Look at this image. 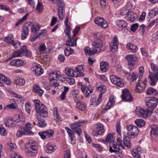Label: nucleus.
<instances>
[{"mask_svg":"<svg viewBox=\"0 0 158 158\" xmlns=\"http://www.w3.org/2000/svg\"><path fill=\"white\" fill-rule=\"evenodd\" d=\"M28 15V13H27L22 18L19 19L16 23L15 25L16 26H18L19 24L22 23L23 22L27 19V17Z\"/></svg>","mask_w":158,"mask_h":158,"instance_id":"nucleus-56","label":"nucleus"},{"mask_svg":"<svg viewBox=\"0 0 158 158\" xmlns=\"http://www.w3.org/2000/svg\"><path fill=\"white\" fill-rule=\"evenodd\" d=\"M66 80L70 85H72L75 83V80L73 78H67Z\"/></svg>","mask_w":158,"mask_h":158,"instance_id":"nucleus-64","label":"nucleus"},{"mask_svg":"<svg viewBox=\"0 0 158 158\" xmlns=\"http://www.w3.org/2000/svg\"><path fill=\"white\" fill-rule=\"evenodd\" d=\"M56 148V146L51 143H48L45 147L46 151L48 153L54 152Z\"/></svg>","mask_w":158,"mask_h":158,"instance_id":"nucleus-20","label":"nucleus"},{"mask_svg":"<svg viewBox=\"0 0 158 158\" xmlns=\"http://www.w3.org/2000/svg\"><path fill=\"white\" fill-rule=\"evenodd\" d=\"M81 126V124L77 122L71 124V127L78 135H80L81 133L82 132V130L80 128Z\"/></svg>","mask_w":158,"mask_h":158,"instance_id":"nucleus-17","label":"nucleus"},{"mask_svg":"<svg viewBox=\"0 0 158 158\" xmlns=\"http://www.w3.org/2000/svg\"><path fill=\"white\" fill-rule=\"evenodd\" d=\"M33 90L34 92L37 93L40 96H42L44 93L43 90L41 89L38 84L34 86Z\"/></svg>","mask_w":158,"mask_h":158,"instance_id":"nucleus-33","label":"nucleus"},{"mask_svg":"<svg viewBox=\"0 0 158 158\" xmlns=\"http://www.w3.org/2000/svg\"><path fill=\"white\" fill-rule=\"evenodd\" d=\"M83 65H78L76 68L75 71L77 72L78 77L84 76V74L83 73Z\"/></svg>","mask_w":158,"mask_h":158,"instance_id":"nucleus-29","label":"nucleus"},{"mask_svg":"<svg viewBox=\"0 0 158 158\" xmlns=\"http://www.w3.org/2000/svg\"><path fill=\"white\" fill-rule=\"evenodd\" d=\"M147 82V79H145L143 81L141 80H139L136 84L135 90L137 92H141L145 87V84Z\"/></svg>","mask_w":158,"mask_h":158,"instance_id":"nucleus-12","label":"nucleus"},{"mask_svg":"<svg viewBox=\"0 0 158 158\" xmlns=\"http://www.w3.org/2000/svg\"><path fill=\"white\" fill-rule=\"evenodd\" d=\"M123 143L125 146L128 147L131 146V142L129 138L127 137H124Z\"/></svg>","mask_w":158,"mask_h":158,"instance_id":"nucleus-52","label":"nucleus"},{"mask_svg":"<svg viewBox=\"0 0 158 158\" xmlns=\"http://www.w3.org/2000/svg\"><path fill=\"white\" fill-rule=\"evenodd\" d=\"M152 110L149 109H144L138 107L136 108L135 111L137 115L139 117L146 118L151 114Z\"/></svg>","mask_w":158,"mask_h":158,"instance_id":"nucleus-6","label":"nucleus"},{"mask_svg":"<svg viewBox=\"0 0 158 158\" xmlns=\"http://www.w3.org/2000/svg\"><path fill=\"white\" fill-rule=\"evenodd\" d=\"M97 89L100 91V93H104L106 91V87L103 85H100L97 87Z\"/></svg>","mask_w":158,"mask_h":158,"instance_id":"nucleus-63","label":"nucleus"},{"mask_svg":"<svg viewBox=\"0 0 158 158\" xmlns=\"http://www.w3.org/2000/svg\"><path fill=\"white\" fill-rule=\"evenodd\" d=\"M143 150L140 147H138L137 148L133 149L131 152V154L135 158H141L139 155V153H143Z\"/></svg>","mask_w":158,"mask_h":158,"instance_id":"nucleus-18","label":"nucleus"},{"mask_svg":"<svg viewBox=\"0 0 158 158\" xmlns=\"http://www.w3.org/2000/svg\"><path fill=\"white\" fill-rule=\"evenodd\" d=\"M47 137L49 138L52 136L54 134V131L52 129H49L45 131Z\"/></svg>","mask_w":158,"mask_h":158,"instance_id":"nucleus-53","label":"nucleus"},{"mask_svg":"<svg viewBox=\"0 0 158 158\" xmlns=\"http://www.w3.org/2000/svg\"><path fill=\"white\" fill-rule=\"evenodd\" d=\"M12 56L14 57H21L26 56L27 57H30L32 56L31 51L28 49L25 46H22L19 50L13 52Z\"/></svg>","mask_w":158,"mask_h":158,"instance_id":"nucleus-3","label":"nucleus"},{"mask_svg":"<svg viewBox=\"0 0 158 158\" xmlns=\"http://www.w3.org/2000/svg\"><path fill=\"white\" fill-rule=\"evenodd\" d=\"M64 10H58V16L60 19L61 20L64 19Z\"/></svg>","mask_w":158,"mask_h":158,"instance_id":"nucleus-57","label":"nucleus"},{"mask_svg":"<svg viewBox=\"0 0 158 158\" xmlns=\"http://www.w3.org/2000/svg\"><path fill=\"white\" fill-rule=\"evenodd\" d=\"M56 3L58 6V10H64L65 4L63 0H58Z\"/></svg>","mask_w":158,"mask_h":158,"instance_id":"nucleus-49","label":"nucleus"},{"mask_svg":"<svg viewBox=\"0 0 158 158\" xmlns=\"http://www.w3.org/2000/svg\"><path fill=\"white\" fill-rule=\"evenodd\" d=\"M114 137L113 136V133H109L106 137L105 141L106 142H109L110 144L114 142Z\"/></svg>","mask_w":158,"mask_h":158,"instance_id":"nucleus-46","label":"nucleus"},{"mask_svg":"<svg viewBox=\"0 0 158 158\" xmlns=\"http://www.w3.org/2000/svg\"><path fill=\"white\" fill-rule=\"evenodd\" d=\"M73 52V49L69 47L66 48L64 50V53L66 56H69L72 54Z\"/></svg>","mask_w":158,"mask_h":158,"instance_id":"nucleus-55","label":"nucleus"},{"mask_svg":"<svg viewBox=\"0 0 158 158\" xmlns=\"http://www.w3.org/2000/svg\"><path fill=\"white\" fill-rule=\"evenodd\" d=\"M151 135L152 138L155 137L158 134V127L156 125H153L151 126Z\"/></svg>","mask_w":158,"mask_h":158,"instance_id":"nucleus-28","label":"nucleus"},{"mask_svg":"<svg viewBox=\"0 0 158 158\" xmlns=\"http://www.w3.org/2000/svg\"><path fill=\"white\" fill-rule=\"evenodd\" d=\"M135 123L139 127H142L145 124V122L144 120L142 119H138L135 121Z\"/></svg>","mask_w":158,"mask_h":158,"instance_id":"nucleus-48","label":"nucleus"},{"mask_svg":"<svg viewBox=\"0 0 158 158\" xmlns=\"http://www.w3.org/2000/svg\"><path fill=\"white\" fill-rule=\"evenodd\" d=\"M126 48L127 49H130L133 52H136L138 49V48L136 45L130 43L127 45Z\"/></svg>","mask_w":158,"mask_h":158,"instance_id":"nucleus-40","label":"nucleus"},{"mask_svg":"<svg viewBox=\"0 0 158 158\" xmlns=\"http://www.w3.org/2000/svg\"><path fill=\"white\" fill-rule=\"evenodd\" d=\"M31 70L35 75L37 76L41 75L43 73V69L41 68L40 65L35 63L33 64Z\"/></svg>","mask_w":158,"mask_h":158,"instance_id":"nucleus-11","label":"nucleus"},{"mask_svg":"<svg viewBox=\"0 0 158 158\" xmlns=\"http://www.w3.org/2000/svg\"><path fill=\"white\" fill-rule=\"evenodd\" d=\"M64 23L65 28L64 29V32L66 35L69 37L70 35V23L69 22V19L67 17L65 18Z\"/></svg>","mask_w":158,"mask_h":158,"instance_id":"nucleus-21","label":"nucleus"},{"mask_svg":"<svg viewBox=\"0 0 158 158\" xmlns=\"http://www.w3.org/2000/svg\"><path fill=\"white\" fill-rule=\"evenodd\" d=\"M34 102L37 113L40 114V116L43 118L47 117L48 113L46 107L42 104H40V102L38 99L34 100Z\"/></svg>","mask_w":158,"mask_h":158,"instance_id":"nucleus-1","label":"nucleus"},{"mask_svg":"<svg viewBox=\"0 0 158 158\" xmlns=\"http://www.w3.org/2000/svg\"><path fill=\"white\" fill-rule=\"evenodd\" d=\"M34 102L37 113L40 114V116L43 118L47 117L48 113L46 107L42 104H40V102L38 99L34 100Z\"/></svg>","mask_w":158,"mask_h":158,"instance_id":"nucleus-2","label":"nucleus"},{"mask_svg":"<svg viewBox=\"0 0 158 158\" xmlns=\"http://www.w3.org/2000/svg\"><path fill=\"white\" fill-rule=\"evenodd\" d=\"M117 24L119 27H126L127 25V23L124 20H118L117 22Z\"/></svg>","mask_w":158,"mask_h":158,"instance_id":"nucleus-51","label":"nucleus"},{"mask_svg":"<svg viewBox=\"0 0 158 158\" xmlns=\"http://www.w3.org/2000/svg\"><path fill=\"white\" fill-rule=\"evenodd\" d=\"M23 127L27 130L28 135H32L34 134V132L31 131V129L33 128V126L29 122H27L25 126L24 127Z\"/></svg>","mask_w":158,"mask_h":158,"instance_id":"nucleus-32","label":"nucleus"},{"mask_svg":"<svg viewBox=\"0 0 158 158\" xmlns=\"http://www.w3.org/2000/svg\"><path fill=\"white\" fill-rule=\"evenodd\" d=\"M158 14V8L155 7L151 10L149 13V15L151 18H154Z\"/></svg>","mask_w":158,"mask_h":158,"instance_id":"nucleus-44","label":"nucleus"},{"mask_svg":"<svg viewBox=\"0 0 158 158\" xmlns=\"http://www.w3.org/2000/svg\"><path fill=\"white\" fill-rule=\"evenodd\" d=\"M5 125L9 127H13L16 125L15 120H13L11 118H8L5 122Z\"/></svg>","mask_w":158,"mask_h":158,"instance_id":"nucleus-35","label":"nucleus"},{"mask_svg":"<svg viewBox=\"0 0 158 158\" xmlns=\"http://www.w3.org/2000/svg\"><path fill=\"white\" fill-rule=\"evenodd\" d=\"M93 89L91 87L90 85H88L86 87V92L85 93L86 97H87L89 96V94L92 92Z\"/></svg>","mask_w":158,"mask_h":158,"instance_id":"nucleus-60","label":"nucleus"},{"mask_svg":"<svg viewBox=\"0 0 158 158\" xmlns=\"http://www.w3.org/2000/svg\"><path fill=\"white\" fill-rule=\"evenodd\" d=\"M29 30L27 27L24 26L22 29V39L23 40L26 38L28 35Z\"/></svg>","mask_w":158,"mask_h":158,"instance_id":"nucleus-36","label":"nucleus"},{"mask_svg":"<svg viewBox=\"0 0 158 158\" xmlns=\"http://www.w3.org/2000/svg\"><path fill=\"white\" fill-rule=\"evenodd\" d=\"M137 17L136 14L133 12L130 11L129 12L128 14L126 16V18L127 21L132 22L134 21L137 19Z\"/></svg>","mask_w":158,"mask_h":158,"instance_id":"nucleus-22","label":"nucleus"},{"mask_svg":"<svg viewBox=\"0 0 158 158\" xmlns=\"http://www.w3.org/2000/svg\"><path fill=\"white\" fill-rule=\"evenodd\" d=\"M10 102L12 103L7 105L6 107L4 108V109H5L6 107H8L10 109H15L18 108V105L15 101L11 99L10 100Z\"/></svg>","mask_w":158,"mask_h":158,"instance_id":"nucleus-42","label":"nucleus"},{"mask_svg":"<svg viewBox=\"0 0 158 158\" xmlns=\"http://www.w3.org/2000/svg\"><path fill=\"white\" fill-rule=\"evenodd\" d=\"M94 50L90 49V48L89 47H86L84 49V52L87 55H91L95 54V52L94 51Z\"/></svg>","mask_w":158,"mask_h":158,"instance_id":"nucleus-50","label":"nucleus"},{"mask_svg":"<svg viewBox=\"0 0 158 158\" xmlns=\"http://www.w3.org/2000/svg\"><path fill=\"white\" fill-rule=\"evenodd\" d=\"M66 74L69 77H77V72L72 69L67 68L65 69Z\"/></svg>","mask_w":158,"mask_h":158,"instance_id":"nucleus-31","label":"nucleus"},{"mask_svg":"<svg viewBox=\"0 0 158 158\" xmlns=\"http://www.w3.org/2000/svg\"><path fill=\"white\" fill-rule=\"evenodd\" d=\"M0 80L2 81L7 85H9L11 84V82L10 79L1 73H0Z\"/></svg>","mask_w":158,"mask_h":158,"instance_id":"nucleus-45","label":"nucleus"},{"mask_svg":"<svg viewBox=\"0 0 158 158\" xmlns=\"http://www.w3.org/2000/svg\"><path fill=\"white\" fill-rule=\"evenodd\" d=\"M120 149H122L120 147L114 143V142L110 144V146L109 151L110 152H118Z\"/></svg>","mask_w":158,"mask_h":158,"instance_id":"nucleus-24","label":"nucleus"},{"mask_svg":"<svg viewBox=\"0 0 158 158\" xmlns=\"http://www.w3.org/2000/svg\"><path fill=\"white\" fill-rule=\"evenodd\" d=\"M54 119L57 123L60 122L61 121V117L58 112L57 108L55 107L54 108Z\"/></svg>","mask_w":158,"mask_h":158,"instance_id":"nucleus-26","label":"nucleus"},{"mask_svg":"<svg viewBox=\"0 0 158 158\" xmlns=\"http://www.w3.org/2000/svg\"><path fill=\"white\" fill-rule=\"evenodd\" d=\"M40 27L38 24H34L32 26L31 31L33 32H36L40 29Z\"/></svg>","mask_w":158,"mask_h":158,"instance_id":"nucleus-61","label":"nucleus"},{"mask_svg":"<svg viewBox=\"0 0 158 158\" xmlns=\"http://www.w3.org/2000/svg\"><path fill=\"white\" fill-rule=\"evenodd\" d=\"M77 105L78 108L81 110H84L85 109L86 106L83 102H79L77 103Z\"/></svg>","mask_w":158,"mask_h":158,"instance_id":"nucleus-54","label":"nucleus"},{"mask_svg":"<svg viewBox=\"0 0 158 158\" xmlns=\"http://www.w3.org/2000/svg\"><path fill=\"white\" fill-rule=\"evenodd\" d=\"M94 21L96 24L103 29H105L108 27V23L102 18L96 17Z\"/></svg>","mask_w":158,"mask_h":158,"instance_id":"nucleus-10","label":"nucleus"},{"mask_svg":"<svg viewBox=\"0 0 158 158\" xmlns=\"http://www.w3.org/2000/svg\"><path fill=\"white\" fill-rule=\"evenodd\" d=\"M13 82L15 84L22 85H23L25 82V81L23 79L20 78L19 77H16L14 79Z\"/></svg>","mask_w":158,"mask_h":158,"instance_id":"nucleus-37","label":"nucleus"},{"mask_svg":"<svg viewBox=\"0 0 158 158\" xmlns=\"http://www.w3.org/2000/svg\"><path fill=\"white\" fill-rule=\"evenodd\" d=\"M18 119L15 120L16 125L19 126L23 125L25 122V118L24 116L22 114H17Z\"/></svg>","mask_w":158,"mask_h":158,"instance_id":"nucleus-25","label":"nucleus"},{"mask_svg":"<svg viewBox=\"0 0 158 158\" xmlns=\"http://www.w3.org/2000/svg\"><path fill=\"white\" fill-rule=\"evenodd\" d=\"M35 148H29L26 152L27 155L29 156H35L36 153Z\"/></svg>","mask_w":158,"mask_h":158,"instance_id":"nucleus-43","label":"nucleus"},{"mask_svg":"<svg viewBox=\"0 0 158 158\" xmlns=\"http://www.w3.org/2000/svg\"><path fill=\"white\" fill-rule=\"evenodd\" d=\"M25 129L23 127L19 128L17 131L16 136L18 137H21L23 135H28L27 130Z\"/></svg>","mask_w":158,"mask_h":158,"instance_id":"nucleus-27","label":"nucleus"},{"mask_svg":"<svg viewBox=\"0 0 158 158\" xmlns=\"http://www.w3.org/2000/svg\"><path fill=\"white\" fill-rule=\"evenodd\" d=\"M77 38L73 36L72 38L68 40L66 43V45L70 46H74L77 45L76 41Z\"/></svg>","mask_w":158,"mask_h":158,"instance_id":"nucleus-38","label":"nucleus"},{"mask_svg":"<svg viewBox=\"0 0 158 158\" xmlns=\"http://www.w3.org/2000/svg\"><path fill=\"white\" fill-rule=\"evenodd\" d=\"M59 77V74L56 72L51 73L49 75V83L50 85L55 87L58 86L59 84L57 83V80Z\"/></svg>","mask_w":158,"mask_h":158,"instance_id":"nucleus-8","label":"nucleus"},{"mask_svg":"<svg viewBox=\"0 0 158 158\" xmlns=\"http://www.w3.org/2000/svg\"><path fill=\"white\" fill-rule=\"evenodd\" d=\"M131 8V4L130 3H128L127 5L122 8V10L120 12V15H125Z\"/></svg>","mask_w":158,"mask_h":158,"instance_id":"nucleus-30","label":"nucleus"},{"mask_svg":"<svg viewBox=\"0 0 158 158\" xmlns=\"http://www.w3.org/2000/svg\"><path fill=\"white\" fill-rule=\"evenodd\" d=\"M0 134L3 136L7 134L6 130L2 125H0Z\"/></svg>","mask_w":158,"mask_h":158,"instance_id":"nucleus-58","label":"nucleus"},{"mask_svg":"<svg viewBox=\"0 0 158 158\" xmlns=\"http://www.w3.org/2000/svg\"><path fill=\"white\" fill-rule=\"evenodd\" d=\"M10 65L16 67L23 66L25 64L24 61L19 59H16L12 60L10 62Z\"/></svg>","mask_w":158,"mask_h":158,"instance_id":"nucleus-19","label":"nucleus"},{"mask_svg":"<svg viewBox=\"0 0 158 158\" xmlns=\"http://www.w3.org/2000/svg\"><path fill=\"white\" fill-rule=\"evenodd\" d=\"M118 41L116 36H115L112 40V41L110 44V47L111 52H114L117 51Z\"/></svg>","mask_w":158,"mask_h":158,"instance_id":"nucleus-15","label":"nucleus"},{"mask_svg":"<svg viewBox=\"0 0 158 158\" xmlns=\"http://www.w3.org/2000/svg\"><path fill=\"white\" fill-rule=\"evenodd\" d=\"M114 100L115 98L113 96H111L110 97L105 107L101 111L102 113H104L106 110L110 109L113 106L115 103Z\"/></svg>","mask_w":158,"mask_h":158,"instance_id":"nucleus-16","label":"nucleus"},{"mask_svg":"<svg viewBox=\"0 0 158 158\" xmlns=\"http://www.w3.org/2000/svg\"><path fill=\"white\" fill-rule=\"evenodd\" d=\"M14 38L12 35H9L7 37L4 38V41L8 44H12L14 41Z\"/></svg>","mask_w":158,"mask_h":158,"instance_id":"nucleus-47","label":"nucleus"},{"mask_svg":"<svg viewBox=\"0 0 158 158\" xmlns=\"http://www.w3.org/2000/svg\"><path fill=\"white\" fill-rule=\"evenodd\" d=\"M146 94L148 95H155L156 96L158 95V91L152 87H150L148 88L146 91Z\"/></svg>","mask_w":158,"mask_h":158,"instance_id":"nucleus-34","label":"nucleus"},{"mask_svg":"<svg viewBox=\"0 0 158 158\" xmlns=\"http://www.w3.org/2000/svg\"><path fill=\"white\" fill-rule=\"evenodd\" d=\"M122 93V98L124 101L126 102H130L133 100V98L127 89H123Z\"/></svg>","mask_w":158,"mask_h":158,"instance_id":"nucleus-13","label":"nucleus"},{"mask_svg":"<svg viewBox=\"0 0 158 158\" xmlns=\"http://www.w3.org/2000/svg\"><path fill=\"white\" fill-rule=\"evenodd\" d=\"M29 148H35L36 150H37V148L36 147V143L33 140H30L29 142Z\"/></svg>","mask_w":158,"mask_h":158,"instance_id":"nucleus-62","label":"nucleus"},{"mask_svg":"<svg viewBox=\"0 0 158 158\" xmlns=\"http://www.w3.org/2000/svg\"><path fill=\"white\" fill-rule=\"evenodd\" d=\"M46 47L44 44H41L36 52L38 54H41L45 53L47 52Z\"/></svg>","mask_w":158,"mask_h":158,"instance_id":"nucleus-39","label":"nucleus"},{"mask_svg":"<svg viewBox=\"0 0 158 158\" xmlns=\"http://www.w3.org/2000/svg\"><path fill=\"white\" fill-rule=\"evenodd\" d=\"M145 102L146 106L149 108L154 109L158 104V99L154 97H148L145 99Z\"/></svg>","mask_w":158,"mask_h":158,"instance_id":"nucleus-5","label":"nucleus"},{"mask_svg":"<svg viewBox=\"0 0 158 158\" xmlns=\"http://www.w3.org/2000/svg\"><path fill=\"white\" fill-rule=\"evenodd\" d=\"M149 77L151 80V85L152 86L155 85L158 81V73L151 74L149 76Z\"/></svg>","mask_w":158,"mask_h":158,"instance_id":"nucleus-23","label":"nucleus"},{"mask_svg":"<svg viewBox=\"0 0 158 158\" xmlns=\"http://www.w3.org/2000/svg\"><path fill=\"white\" fill-rule=\"evenodd\" d=\"M108 64L105 62H102L100 63V68L101 70L103 72H106L108 70Z\"/></svg>","mask_w":158,"mask_h":158,"instance_id":"nucleus-41","label":"nucleus"},{"mask_svg":"<svg viewBox=\"0 0 158 158\" xmlns=\"http://www.w3.org/2000/svg\"><path fill=\"white\" fill-rule=\"evenodd\" d=\"M127 129L128 135L132 138L136 137L139 132L138 129L137 127L132 124L127 126Z\"/></svg>","mask_w":158,"mask_h":158,"instance_id":"nucleus-7","label":"nucleus"},{"mask_svg":"<svg viewBox=\"0 0 158 158\" xmlns=\"http://www.w3.org/2000/svg\"><path fill=\"white\" fill-rule=\"evenodd\" d=\"M126 59L128 62L129 64L133 66L138 61L137 57L135 55L129 54L126 56Z\"/></svg>","mask_w":158,"mask_h":158,"instance_id":"nucleus-14","label":"nucleus"},{"mask_svg":"<svg viewBox=\"0 0 158 158\" xmlns=\"http://www.w3.org/2000/svg\"><path fill=\"white\" fill-rule=\"evenodd\" d=\"M110 79L111 82L116 86L121 87L124 86V82L121 78L112 75L110 76Z\"/></svg>","mask_w":158,"mask_h":158,"instance_id":"nucleus-9","label":"nucleus"},{"mask_svg":"<svg viewBox=\"0 0 158 158\" xmlns=\"http://www.w3.org/2000/svg\"><path fill=\"white\" fill-rule=\"evenodd\" d=\"M92 49L93 50L95 53H99L105 50V47L102 44V41L99 39H97L92 43Z\"/></svg>","mask_w":158,"mask_h":158,"instance_id":"nucleus-4","label":"nucleus"},{"mask_svg":"<svg viewBox=\"0 0 158 158\" xmlns=\"http://www.w3.org/2000/svg\"><path fill=\"white\" fill-rule=\"evenodd\" d=\"M151 68L153 73L155 74L158 73V67L154 64L152 63Z\"/></svg>","mask_w":158,"mask_h":158,"instance_id":"nucleus-59","label":"nucleus"}]
</instances>
